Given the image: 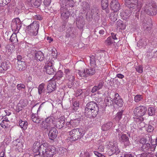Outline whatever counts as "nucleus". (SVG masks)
I'll use <instances>...</instances> for the list:
<instances>
[{
  "mask_svg": "<svg viewBox=\"0 0 157 157\" xmlns=\"http://www.w3.org/2000/svg\"><path fill=\"white\" fill-rule=\"evenodd\" d=\"M64 73L65 74L66 79L69 81L68 87L71 88L74 84V82L75 80V76L73 74L72 71L67 68H64Z\"/></svg>",
  "mask_w": 157,
  "mask_h": 157,
  "instance_id": "nucleus-6",
  "label": "nucleus"
},
{
  "mask_svg": "<svg viewBox=\"0 0 157 157\" xmlns=\"http://www.w3.org/2000/svg\"><path fill=\"white\" fill-rule=\"evenodd\" d=\"M66 25V22H64L62 25L59 28L60 31H63L65 30Z\"/></svg>",
  "mask_w": 157,
  "mask_h": 157,
  "instance_id": "nucleus-57",
  "label": "nucleus"
},
{
  "mask_svg": "<svg viewBox=\"0 0 157 157\" xmlns=\"http://www.w3.org/2000/svg\"><path fill=\"white\" fill-rule=\"evenodd\" d=\"M95 155L98 157H105V156L102 154L100 153L97 151H94Z\"/></svg>",
  "mask_w": 157,
  "mask_h": 157,
  "instance_id": "nucleus-58",
  "label": "nucleus"
},
{
  "mask_svg": "<svg viewBox=\"0 0 157 157\" xmlns=\"http://www.w3.org/2000/svg\"><path fill=\"white\" fill-rule=\"evenodd\" d=\"M65 123L64 117H61L57 120L56 126L57 128L60 129L64 126Z\"/></svg>",
  "mask_w": 157,
  "mask_h": 157,
  "instance_id": "nucleus-18",
  "label": "nucleus"
},
{
  "mask_svg": "<svg viewBox=\"0 0 157 157\" xmlns=\"http://www.w3.org/2000/svg\"><path fill=\"white\" fill-rule=\"evenodd\" d=\"M10 63L9 61L6 60L4 61L1 64L0 67V72L4 73L10 68Z\"/></svg>",
  "mask_w": 157,
  "mask_h": 157,
  "instance_id": "nucleus-17",
  "label": "nucleus"
},
{
  "mask_svg": "<svg viewBox=\"0 0 157 157\" xmlns=\"http://www.w3.org/2000/svg\"><path fill=\"white\" fill-rule=\"evenodd\" d=\"M90 59V65L92 67H94L96 66L95 57L93 55H91L89 57Z\"/></svg>",
  "mask_w": 157,
  "mask_h": 157,
  "instance_id": "nucleus-32",
  "label": "nucleus"
},
{
  "mask_svg": "<svg viewBox=\"0 0 157 157\" xmlns=\"http://www.w3.org/2000/svg\"><path fill=\"white\" fill-rule=\"evenodd\" d=\"M98 90H99L98 89L96 86H95L92 88L91 92L92 93H94Z\"/></svg>",
  "mask_w": 157,
  "mask_h": 157,
  "instance_id": "nucleus-60",
  "label": "nucleus"
},
{
  "mask_svg": "<svg viewBox=\"0 0 157 157\" xmlns=\"http://www.w3.org/2000/svg\"><path fill=\"white\" fill-rule=\"evenodd\" d=\"M108 0H101V6L102 9H105L108 6Z\"/></svg>",
  "mask_w": 157,
  "mask_h": 157,
  "instance_id": "nucleus-42",
  "label": "nucleus"
},
{
  "mask_svg": "<svg viewBox=\"0 0 157 157\" xmlns=\"http://www.w3.org/2000/svg\"><path fill=\"white\" fill-rule=\"evenodd\" d=\"M124 4L129 8L134 9L136 11L137 9V0H124Z\"/></svg>",
  "mask_w": 157,
  "mask_h": 157,
  "instance_id": "nucleus-7",
  "label": "nucleus"
},
{
  "mask_svg": "<svg viewBox=\"0 0 157 157\" xmlns=\"http://www.w3.org/2000/svg\"><path fill=\"white\" fill-rule=\"evenodd\" d=\"M76 24L78 28L81 29L83 28L85 24L84 20L82 19L79 20L77 22Z\"/></svg>",
  "mask_w": 157,
  "mask_h": 157,
  "instance_id": "nucleus-34",
  "label": "nucleus"
},
{
  "mask_svg": "<svg viewBox=\"0 0 157 157\" xmlns=\"http://www.w3.org/2000/svg\"><path fill=\"white\" fill-rule=\"evenodd\" d=\"M78 74L79 76L82 78H85L87 77V74L85 71V69L82 71L78 70Z\"/></svg>",
  "mask_w": 157,
  "mask_h": 157,
  "instance_id": "nucleus-46",
  "label": "nucleus"
},
{
  "mask_svg": "<svg viewBox=\"0 0 157 157\" xmlns=\"http://www.w3.org/2000/svg\"><path fill=\"white\" fill-rule=\"evenodd\" d=\"M16 67L17 69L19 71L25 70L26 68L25 62L24 61H17Z\"/></svg>",
  "mask_w": 157,
  "mask_h": 157,
  "instance_id": "nucleus-19",
  "label": "nucleus"
},
{
  "mask_svg": "<svg viewBox=\"0 0 157 157\" xmlns=\"http://www.w3.org/2000/svg\"><path fill=\"white\" fill-rule=\"evenodd\" d=\"M11 0H0V7L5 6L9 3Z\"/></svg>",
  "mask_w": 157,
  "mask_h": 157,
  "instance_id": "nucleus-49",
  "label": "nucleus"
},
{
  "mask_svg": "<svg viewBox=\"0 0 157 157\" xmlns=\"http://www.w3.org/2000/svg\"><path fill=\"white\" fill-rule=\"evenodd\" d=\"M155 114V110L153 107H150L148 108V114L149 116H153Z\"/></svg>",
  "mask_w": 157,
  "mask_h": 157,
  "instance_id": "nucleus-43",
  "label": "nucleus"
},
{
  "mask_svg": "<svg viewBox=\"0 0 157 157\" xmlns=\"http://www.w3.org/2000/svg\"><path fill=\"white\" fill-rule=\"evenodd\" d=\"M47 147L46 143H44L40 145L39 142H36L33 145V151L35 153L40 154L41 152L44 156Z\"/></svg>",
  "mask_w": 157,
  "mask_h": 157,
  "instance_id": "nucleus-4",
  "label": "nucleus"
},
{
  "mask_svg": "<svg viewBox=\"0 0 157 157\" xmlns=\"http://www.w3.org/2000/svg\"><path fill=\"white\" fill-rule=\"evenodd\" d=\"M35 58L37 60L40 61H42L44 59V55L43 52L40 51L36 52L35 54Z\"/></svg>",
  "mask_w": 157,
  "mask_h": 157,
  "instance_id": "nucleus-24",
  "label": "nucleus"
},
{
  "mask_svg": "<svg viewBox=\"0 0 157 157\" xmlns=\"http://www.w3.org/2000/svg\"><path fill=\"white\" fill-rule=\"evenodd\" d=\"M71 123H72V127L73 128L77 126L78 124V120L75 119L71 120Z\"/></svg>",
  "mask_w": 157,
  "mask_h": 157,
  "instance_id": "nucleus-53",
  "label": "nucleus"
},
{
  "mask_svg": "<svg viewBox=\"0 0 157 157\" xmlns=\"http://www.w3.org/2000/svg\"><path fill=\"white\" fill-rule=\"evenodd\" d=\"M115 42L114 40H112L111 36L108 37L105 41V44L108 46L110 45Z\"/></svg>",
  "mask_w": 157,
  "mask_h": 157,
  "instance_id": "nucleus-37",
  "label": "nucleus"
},
{
  "mask_svg": "<svg viewBox=\"0 0 157 157\" xmlns=\"http://www.w3.org/2000/svg\"><path fill=\"white\" fill-rule=\"evenodd\" d=\"M150 146V144L148 143H147L143 145V147H144L146 149H149Z\"/></svg>",
  "mask_w": 157,
  "mask_h": 157,
  "instance_id": "nucleus-63",
  "label": "nucleus"
},
{
  "mask_svg": "<svg viewBox=\"0 0 157 157\" xmlns=\"http://www.w3.org/2000/svg\"><path fill=\"white\" fill-rule=\"evenodd\" d=\"M104 147L103 146L100 145L98 147V150L99 151L102 152L104 151Z\"/></svg>",
  "mask_w": 157,
  "mask_h": 157,
  "instance_id": "nucleus-61",
  "label": "nucleus"
},
{
  "mask_svg": "<svg viewBox=\"0 0 157 157\" xmlns=\"http://www.w3.org/2000/svg\"><path fill=\"white\" fill-rule=\"evenodd\" d=\"M144 121V118L142 117H140L138 118V122H140L139 124V125L138 127L140 128V129H141L142 128L145 127V124L144 122H143Z\"/></svg>",
  "mask_w": 157,
  "mask_h": 157,
  "instance_id": "nucleus-35",
  "label": "nucleus"
},
{
  "mask_svg": "<svg viewBox=\"0 0 157 157\" xmlns=\"http://www.w3.org/2000/svg\"><path fill=\"white\" fill-rule=\"evenodd\" d=\"M41 3V0H36L34 2L33 4L35 7L37 8L40 6Z\"/></svg>",
  "mask_w": 157,
  "mask_h": 157,
  "instance_id": "nucleus-52",
  "label": "nucleus"
},
{
  "mask_svg": "<svg viewBox=\"0 0 157 157\" xmlns=\"http://www.w3.org/2000/svg\"><path fill=\"white\" fill-rule=\"evenodd\" d=\"M149 21H150V23L149 25L147 23L145 22V21H144V22L142 23V26L143 27L145 31L150 30L151 29L152 24L151 23L152 21L150 19L149 20Z\"/></svg>",
  "mask_w": 157,
  "mask_h": 157,
  "instance_id": "nucleus-22",
  "label": "nucleus"
},
{
  "mask_svg": "<svg viewBox=\"0 0 157 157\" xmlns=\"http://www.w3.org/2000/svg\"><path fill=\"white\" fill-rule=\"evenodd\" d=\"M60 11L61 17L62 19L65 20L68 18L70 14L66 6H62L60 8Z\"/></svg>",
  "mask_w": 157,
  "mask_h": 157,
  "instance_id": "nucleus-8",
  "label": "nucleus"
},
{
  "mask_svg": "<svg viewBox=\"0 0 157 157\" xmlns=\"http://www.w3.org/2000/svg\"><path fill=\"white\" fill-rule=\"evenodd\" d=\"M150 139V137H146L145 138H142L140 139V142L141 144L144 145L146 143L147 141V139Z\"/></svg>",
  "mask_w": 157,
  "mask_h": 157,
  "instance_id": "nucleus-48",
  "label": "nucleus"
},
{
  "mask_svg": "<svg viewBox=\"0 0 157 157\" xmlns=\"http://www.w3.org/2000/svg\"><path fill=\"white\" fill-rule=\"evenodd\" d=\"M63 76V73L62 72H61L60 71H59L58 72L56 75V76H54L53 77H56V78L55 79V80L56 79V78L58 77L59 78H61Z\"/></svg>",
  "mask_w": 157,
  "mask_h": 157,
  "instance_id": "nucleus-59",
  "label": "nucleus"
},
{
  "mask_svg": "<svg viewBox=\"0 0 157 157\" xmlns=\"http://www.w3.org/2000/svg\"><path fill=\"white\" fill-rule=\"evenodd\" d=\"M10 122H8L6 121H2V122L0 124V125L1 126L2 128H7L8 127V125Z\"/></svg>",
  "mask_w": 157,
  "mask_h": 157,
  "instance_id": "nucleus-50",
  "label": "nucleus"
},
{
  "mask_svg": "<svg viewBox=\"0 0 157 157\" xmlns=\"http://www.w3.org/2000/svg\"><path fill=\"white\" fill-rule=\"evenodd\" d=\"M56 148L52 146L48 147L45 154H44V157H52L56 152Z\"/></svg>",
  "mask_w": 157,
  "mask_h": 157,
  "instance_id": "nucleus-12",
  "label": "nucleus"
},
{
  "mask_svg": "<svg viewBox=\"0 0 157 157\" xmlns=\"http://www.w3.org/2000/svg\"><path fill=\"white\" fill-rule=\"evenodd\" d=\"M123 111L122 110L121 111L118 112L116 114V115L115 117V119L119 121L121 118L122 116L123 115Z\"/></svg>",
  "mask_w": 157,
  "mask_h": 157,
  "instance_id": "nucleus-47",
  "label": "nucleus"
},
{
  "mask_svg": "<svg viewBox=\"0 0 157 157\" xmlns=\"http://www.w3.org/2000/svg\"><path fill=\"white\" fill-rule=\"evenodd\" d=\"M82 8L84 10L89 9L90 7V5L87 2H83L82 3Z\"/></svg>",
  "mask_w": 157,
  "mask_h": 157,
  "instance_id": "nucleus-44",
  "label": "nucleus"
},
{
  "mask_svg": "<svg viewBox=\"0 0 157 157\" xmlns=\"http://www.w3.org/2000/svg\"><path fill=\"white\" fill-rule=\"evenodd\" d=\"M39 124L40 128L43 130H48L51 127L49 124H48L45 121H43L42 122L40 123Z\"/></svg>",
  "mask_w": 157,
  "mask_h": 157,
  "instance_id": "nucleus-25",
  "label": "nucleus"
},
{
  "mask_svg": "<svg viewBox=\"0 0 157 157\" xmlns=\"http://www.w3.org/2000/svg\"><path fill=\"white\" fill-rule=\"evenodd\" d=\"M39 28V25L37 23H33L26 27V30L31 36L36 35Z\"/></svg>",
  "mask_w": 157,
  "mask_h": 157,
  "instance_id": "nucleus-5",
  "label": "nucleus"
},
{
  "mask_svg": "<svg viewBox=\"0 0 157 157\" xmlns=\"http://www.w3.org/2000/svg\"><path fill=\"white\" fill-rule=\"evenodd\" d=\"M51 2V0H44L43 3L46 7H47L50 5Z\"/></svg>",
  "mask_w": 157,
  "mask_h": 157,
  "instance_id": "nucleus-56",
  "label": "nucleus"
},
{
  "mask_svg": "<svg viewBox=\"0 0 157 157\" xmlns=\"http://www.w3.org/2000/svg\"><path fill=\"white\" fill-rule=\"evenodd\" d=\"M121 15H122L123 18L124 19H127L130 16V12L128 10H127L124 12H122L121 13Z\"/></svg>",
  "mask_w": 157,
  "mask_h": 157,
  "instance_id": "nucleus-39",
  "label": "nucleus"
},
{
  "mask_svg": "<svg viewBox=\"0 0 157 157\" xmlns=\"http://www.w3.org/2000/svg\"><path fill=\"white\" fill-rule=\"evenodd\" d=\"M99 108L98 105L94 101L87 103L86 105L84 115L87 118H94L98 114Z\"/></svg>",
  "mask_w": 157,
  "mask_h": 157,
  "instance_id": "nucleus-1",
  "label": "nucleus"
},
{
  "mask_svg": "<svg viewBox=\"0 0 157 157\" xmlns=\"http://www.w3.org/2000/svg\"><path fill=\"white\" fill-rule=\"evenodd\" d=\"M45 121L52 128V124H54L55 122V119L52 116L48 117L46 119Z\"/></svg>",
  "mask_w": 157,
  "mask_h": 157,
  "instance_id": "nucleus-29",
  "label": "nucleus"
},
{
  "mask_svg": "<svg viewBox=\"0 0 157 157\" xmlns=\"http://www.w3.org/2000/svg\"><path fill=\"white\" fill-rule=\"evenodd\" d=\"M68 132L71 136L70 140L72 141H75L80 140L84 134L82 130L78 128L73 129Z\"/></svg>",
  "mask_w": 157,
  "mask_h": 157,
  "instance_id": "nucleus-2",
  "label": "nucleus"
},
{
  "mask_svg": "<svg viewBox=\"0 0 157 157\" xmlns=\"http://www.w3.org/2000/svg\"><path fill=\"white\" fill-rule=\"evenodd\" d=\"M85 71L87 74V76L88 75L92 76L95 73V69L93 68H90V69L86 68Z\"/></svg>",
  "mask_w": 157,
  "mask_h": 157,
  "instance_id": "nucleus-31",
  "label": "nucleus"
},
{
  "mask_svg": "<svg viewBox=\"0 0 157 157\" xmlns=\"http://www.w3.org/2000/svg\"><path fill=\"white\" fill-rule=\"evenodd\" d=\"M79 102L78 101H75L73 103V106L75 108L78 107L79 106Z\"/></svg>",
  "mask_w": 157,
  "mask_h": 157,
  "instance_id": "nucleus-62",
  "label": "nucleus"
},
{
  "mask_svg": "<svg viewBox=\"0 0 157 157\" xmlns=\"http://www.w3.org/2000/svg\"><path fill=\"white\" fill-rule=\"evenodd\" d=\"M113 125V123L111 121L107 122L101 126V130L104 131H107L109 130Z\"/></svg>",
  "mask_w": 157,
  "mask_h": 157,
  "instance_id": "nucleus-23",
  "label": "nucleus"
},
{
  "mask_svg": "<svg viewBox=\"0 0 157 157\" xmlns=\"http://www.w3.org/2000/svg\"><path fill=\"white\" fill-rule=\"evenodd\" d=\"M149 155V153H143L140 154V157H148Z\"/></svg>",
  "mask_w": 157,
  "mask_h": 157,
  "instance_id": "nucleus-64",
  "label": "nucleus"
},
{
  "mask_svg": "<svg viewBox=\"0 0 157 157\" xmlns=\"http://www.w3.org/2000/svg\"><path fill=\"white\" fill-rule=\"evenodd\" d=\"M10 40L13 43H16L17 41V35L16 33L12 34L10 39Z\"/></svg>",
  "mask_w": 157,
  "mask_h": 157,
  "instance_id": "nucleus-40",
  "label": "nucleus"
},
{
  "mask_svg": "<svg viewBox=\"0 0 157 157\" xmlns=\"http://www.w3.org/2000/svg\"><path fill=\"white\" fill-rule=\"evenodd\" d=\"M147 111V108L144 106H140L138 107V116H143Z\"/></svg>",
  "mask_w": 157,
  "mask_h": 157,
  "instance_id": "nucleus-21",
  "label": "nucleus"
},
{
  "mask_svg": "<svg viewBox=\"0 0 157 157\" xmlns=\"http://www.w3.org/2000/svg\"><path fill=\"white\" fill-rule=\"evenodd\" d=\"M57 133V131L55 128L54 127L51 128V129L48 133L49 139L52 140H54L56 138Z\"/></svg>",
  "mask_w": 157,
  "mask_h": 157,
  "instance_id": "nucleus-16",
  "label": "nucleus"
},
{
  "mask_svg": "<svg viewBox=\"0 0 157 157\" xmlns=\"http://www.w3.org/2000/svg\"><path fill=\"white\" fill-rule=\"evenodd\" d=\"M44 68L45 69L46 71L48 74L54 75L55 71L52 67V62L48 61L45 64Z\"/></svg>",
  "mask_w": 157,
  "mask_h": 157,
  "instance_id": "nucleus-13",
  "label": "nucleus"
},
{
  "mask_svg": "<svg viewBox=\"0 0 157 157\" xmlns=\"http://www.w3.org/2000/svg\"><path fill=\"white\" fill-rule=\"evenodd\" d=\"M19 123L21 127L24 130L26 129L27 127L28 124L26 121H22L21 120L19 121Z\"/></svg>",
  "mask_w": 157,
  "mask_h": 157,
  "instance_id": "nucleus-30",
  "label": "nucleus"
},
{
  "mask_svg": "<svg viewBox=\"0 0 157 157\" xmlns=\"http://www.w3.org/2000/svg\"><path fill=\"white\" fill-rule=\"evenodd\" d=\"M44 84L42 83L40 84L38 88V93L40 95L42 93L44 92Z\"/></svg>",
  "mask_w": 157,
  "mask_h": 157,
  "instance_id": "nucleus-38",
  "label": "nucleus"
},
{
  "mask_svg": "<svg viewBox=\"0 0 157 157\" xmlns=\"http://www.w3.org/2000/svg\"><path fill=\"white\" fill-rule=\"evenodd\" d=\"M62 2L64 6L73 7L75 4V2L73 0H62Z\"/></svg>",
  "mask_w": 157,
  "mask_h": 157,
  "instance_id": "nucleus-26",
  "label": "nucleus"
},
{
  "mask_svg": "<svg viewBox=\"0 0 157 157\" xmlns=\"http://www.w3.org/2000/svg\"><path fill=\"white\" fill-rule=\"evenodd\" d=\"M144 11L150 15H156L157 13V6L155 3L147 2L143 8Z\"/></svg>",
  "mask_w": 157,
  "mask_h": 157,
  "instance_id": "nucleus-3",
  "label": "nucleus"
},
{
  "mask_svg": "<svg viewBox=\"0 0 157 157\" xmlns=\"http://www.w3.org/2000/svg\"><path fill=\"white\" fill-rule=\"evenodd\" d=\"M110 6L111 9L114 12H117L120 8V4L117 0H112L110 3Z\"/></svg>",
  "mask_w": 157,
  "mask_h": 157,
  "instance_id": "nucleus-14",
  "label": "nucleus"
},
{
  "mask_svg": "<svg viewBox=\"0 0 157 157\" xmlns=\"http://www.w3.org/2000/svg\"><path fill=\"white\" fill-rule=\"evenodd\" d=\"M99 12V11L97 8H93L91 10L90 14L92 17H96L98 18L99 17L98 14Z\"/></svg>",
  "mask_w": 157,
  "mask_h": 157,
  "instance_id": "nucleus-27",
  "label": "nucleus"
},
{
  "mask_svg": "<svg viewBox=\"0 0 157 157\" xmlns=\"http://www.w3.org/2000/svg\"><path fill=\"white\" fill-rule=\"evenodd\" d=\"M11 27L12 30L15 32H18L20 29V28L18 27V26L16 25L13 20L11 23Z\"/></svg>",
  "mask_w": 157,
  "mask_h": 157,
  "instance_id": "nucleus-33",
  "label": "nucleus"
},
{
  "mask_svg": "<svg viewBox=\"0 0 157 157\" xmlns=\"http://www.w3.org/2000/svg\"><path fill=\"white\" fill-rule=\"evenodd\" d=\"M113 101L115 104H116L118 106L121 107L123 105V101L119 94L117 93L114 94V97L113 99V101L112 100L110 102V105H112V103H113Z\"/></svg>",
  "mask_w": 157,
  "mask_h": 157,
  "instance_id": "nucleus-10",
  "label": "nucleus"
},
{
  "mask_svg": "<svg viewBox=\"0 0 157 157\" xmlns=\"http://www.w3.org/2000/svg\"><path fill=\"white\" fill-rule=\"evenodd\" d=\"M119 140L120 141L124 143L126 146H128L130 144L129 138L126 134L122 135L119 137Z\"/></svg>",
  "mask_w": 157,
  "mask_h": 157,
  "instance_id": "nucleus-20",
  "label": "nucleus"
},
{
  "mask_svg": "<svg viewBox=\"0 0 157 157\" xmlns=\"http://www.w3.org/2000/svg\"><path fill=\"white\" fill-rule=\"evenodd\" d=\"M17 87V89L19 90H21L22 89H25V86L22 83L18 84Z\"/></svg>",
  "mask_w": 157,
  "mask_h": 157,
  "instance_id": "nucleus-54",
  "label": "nucleus"
},
{
  "mask_svg": "<svg viewBox=\"0 0 157 157\" xmlns=\"http://www.w3.org/2000/svg\"><path fill=\"white\" fill-rule=\"evenodd\" d=\"M76 32V29L75 28L69 27L66 30L65 37L67 38L70 37L73 38L74 36L75 33Z\"/></svg>",
  "mask_w": 157,
  "mask_h": 157,
  "instance_id": "nucleus-15",
  "label": "nucleus"
},
{
  "mask_svg": "<svg viewBox=\"0 0 157 157\" xmlns=\"http://www.w3.org/2000/svg\"><path fill=\"white\" fill-rule=\"evenodd\" d=\"M31 117L32 121L33 122L37 124L40 123L41 119L38 116L37 114L33 113L32 114Z\"/></svg>",
  "mask_w": 157,
  "mask_h": 157,
  "instance_id": "nucleus-28",
  "label": "nucleus"
},
{
  "mask_svg": "<svg viewBox=\"0 0 157 157\" xmlns=\"http://www.w3.org/2000/svg\"><path fill=\"white\" fill-rule=\"evenodd\" d=\"M104 84V82L102 81L99 82L98 83V85L96 86L98 89L99 90L101 89L103 86Z\"/></svg>",
  "mask_w": 157,
  "mask_h": 157,
  "instance_id": "nucleus-55",
  "label": "nucleus"
},
{
  "mask_svg": "<svg viewBox=\"0 0 157 157\" xmlns=\"http://www.w3.org/2000/svg\"><path fill=\"white\" fill-rule=\"evenodd\" d=\"M108 145L109 149L112 152L113 154L117 155L120 152L117 143L109 142Z\"/></svg>",
  "mask_w": 157,
  "mask_h": 157,
  "instance_id": "nucleus-9",
  "label": "nucleus"
},
{
  "mask_svg": "<svg viewBox=\"0 0 157 157\" xmlns=\"http://www.w3.org/2000/svg\"><path fill=\"white\" fill-rule=\"evenodd\" d=\"M117 27H120L119 29H123L125 28V25L123 24L122 21L120 20L117 22Z\"/></svg>",
  "mask_w": 157,
  "mask_h": 157,
  "instance_id": "nucleus-41",
  "label": "nucleus"
},
{
  "mask_svg": "<svg viewBox=\"0 0 157 157\" xmlns=\"http://www.w3.org/2000/svg\"><path fill=\"white\" fill-rule=\"evenodd\" d=\"M110 19L113 21H116L118 18L117 14L114 12L111 13L110 14Z\"/></svg>",
  "mask_w": 157,
  "mask_h": 157,
  "instance_id": "nucleus-36",
  "label": "nucleus"
},
{
  "mask_svg": "<svg viewBox=\"0 0 157 157\" xmlns=\"http://www.w3.org/2000/svg\"><path fill=\"white\" fill-rule=\"evenodd\" d=\"M56 77H53L48 82V84L47 86V90L48 93H51L55 90L56 89V81L55 79Z\"/></svg>",
  "mask_w": 157,
  "mask_h": 157,
  "instance_id": "nucleus-11",
  "label": "nucleus"
},
{
  "mask_svg": "<svg viewBox=\"0 0 157 157\" xmlns=\"http://www.w3.org/2000/svg\"><path fill=\"white\" fill-rule=\"evenodd\" d=\"M13 21L15 23L16 25L17 26H18V27H19L21 28V27L22 25V24L20 19L18 18H17L14 19Z\"/></svg>",
  "mask_w": 157,
  "mask_h": 157,
  "instance_id": "nucleus-45",
  "label": "nucleus"
},
{
  "mask_svg": "<svg viewBox=\"0 0 157 157\" xmlns=\"http://www.w3.org/2000/svg\"><path fill=\"white\" fill-rule=\"evenodd\" d=\"M138 43L140 46L143 47L146 45L147 42L144 39H141L139 41Z\"/></svg>",
  "mask_w": 157,
  "mask_h": 157,
  "instance_id": "nucleus-51",
  "label": "nucleus"
}]
</instances>
